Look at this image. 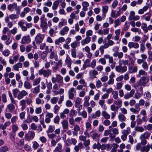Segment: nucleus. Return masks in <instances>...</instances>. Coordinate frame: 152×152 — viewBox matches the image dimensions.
I'll return each mask as SVG.
<instances>
[{"label":"nucleus","mask_w":152,"mask_h":152,"mask_svg":"<svg viewBox=\"0 0 152 152\" xmlns=\"http://www.w3.org/2000/svg\"><path fill=\"white\" fill-rule=\"evenodd\" d=\"M7 8L8 10L11 12L15 10L18 14L20 12L21 10L20 7L15 2L8 5L7 6Z\"/></svg>","instance_id":"nucleus-1"},{"label":"nucleus","mask_w":152,"mask_h":152,"mask_svg":"<svg viewBox=\"0 0 152 152\" xmlns=\"http://www.w3.org/2000/svg\"><path fill=\"white\" fill-rule=\"evenodd\" d=\"M38 73L40 75H42L44 77L48 78L51 75L52 71L50 69H42L39 70Z\"/></svg>","instance_id":"nucleus-2"},{"label":"nucleus","mask_w":152,"mask_h":152,"mask_svg":"<svg viewBox=\"0 0 152 152\" xmlns=\"http://www.w3.org/2000/svg\"><path fill=\"white\" fill-rule=\"evenodd\" d=\"M35 135L34 132L33 131H29L25 135V139L28 141H29L33 139Z\"/></svg>","instance_id":"nucleus-3"},{"label":"nucleus","mask_w":152,"mask_h":152,"mask_svg":"<svg viewBox=\"0 0 152 152\" xmlns=\"http://www.w3.org/2000/svg\"><path fill=\"white\" fill-rule=\"evenodd\" d=\"M44 37V34H42L40 33H38L35 37V41L37 44L41 43L43 41Z\"/></svg>","instance_id":"nucleus-4"},{"label":"nucleus","mask_w":152,"mask_h":152,"mask_svg":"<svg viewBox=\"0 0 152 152\" xmlns=\"http://www.w3.org/2000/svg\"><path fill=\"white\" fill-rule=\"evenodd\" d=\"M116 71L118 72L124 73L127 70V67L126 66H122L119 64L118 66H116L115 67Z\"/></svg>","instance_id":"nucleus-5"},{"label":"nucleus","mask_w":152,"mask_h":152,"mask_svg":"<svg viewBox=\"0 0 152 152\" xmlns=\"http://www.w3.org/2000/svg\"><path fill=\"white\" fill-rule=\"evenodd\" d=\"M76 92V91L74 88L72 87L70 88L68 92L69 98L70 99H72L74 97Z\"/></svg>","instance_id":"nucleus-6"},{"label":"nucleus","mask_w":152,"mask_h":152,"mask_svg":"<svg viewBox=\"0 0 152 152\" xmlns=\"http://www.w3.org/2000/svg\"><path fill=\"white\" fill-rule=\"evenodd\" d=\"M148 81V78L147 77L143 76L141 78L139 81L138 83L142 86H145Z\"/></svg>","instance_id":"nucleus-7"},{"label":"nucleus","mask_w":152,"mask_h":152,"mask_svg":"<svg viewBox=\"0 0 152 152\" xmlns=\"http://www.w3.org/2000/svg\"><path fill=\"white\" fill-rule=\"evenodd\" d=\"M27 94L28 93L26 91L24 90H22L18 94L17 98L18 100L21 99Z\"/></svg>","instance_id":"nucleus-8"},{"label":"nucleus","mask_w":152,"mask_h":152,"mask_svg":"<svg viewBox=\"0 0 152 152\" xmlns=\"http://www.w3.org/2000/svg\"><path fill=\"white\" fill-rule=\"evenodd\" d=\"M40 27L42 29V31L45 32L48 28L47 23L45 20L40 21Z\"/></svg>","instance_id":"nucleus-9"},{"label":"nucleus","mask_w":152,"mask_h":152,"mask_svg":"<svg viewBox=\"0 0 152 152\" xmlns=\"http://www.w3.org/2000/svg\"><path fill=\"white\" fill-rule=\"evenodd\" d=\"M31 41V39L29 36L23 37L21 40V43L23 44H28Z\"/></svg>","instance_id":"nucleus-10"},{"label":"nucleus","mask_w":152,"mask_h":152,"mask_svg":"<svg viewBox=\"0 0 152 152\" xmlns=\"http://www.w3.org/2000/svg\"><path fill=\"white\" fill-rule=\"evenodd\" d=\"M69 30V28L66 26H64L60 31L59 34L61 36L67 34Z\"/></svg>","instance_id":"nucleus-11"},{"label":"nucleus","mask_w":152,"mask_h":152,"mask_svg":"<svg viewBox=\"0 0 152 152\" xmlns=\"http://www.w3.org/2000/svg\"><path fill=\"white\" fill-rule=\"evenodd\" d=\"M19 55L18 54L14 56L13 58V59L10 58L9 60L10 63L11 64H13L16 62L18 60L19 57Z\"/></svg>","instance_id":"nucleus-12"},{"label":"nucleus","mask_w":152,"mask_h":152,"mask_svg":"<svg viewBox=\"0 0 152 152\" xmlns=\"http://www.w3.org/2000/svg\"><path fill=\"white\" fill-rule=\"evenodd\" d=\"M128 46L130 49L132 48L137 49L139 47V44L137 42H129L128 43Z\"/></svg>","instance_id":"nucleus-13"},{"label":"nucleus","mask_w":152,"mask_h":152,"mask_svg":"<svg viewBox=\"0 0 152 152\" xmlns=\"http://www.w3.org/2000/svg\"><path fill=\"white\" fill-rule=\"evenodd\" d=\"M65 63L69 69L71 68L72 62L71 58L68 55H67L66 58L65 60Z\"/></svg>","instance_id":"nucleus-14"},{"label":"nucleus","mask_w":152,"mask_h":152,"mask_svg":"<svg viewBox=\"0 0 152 152\" xmlns=\"http://www.w3.org/2000/svg\"><path fill=\"white\" fill-rule=\"evenodd\" d=\"M89 135L93 140L99 136L97 131L95 130H93L90 132L89 133Z\"/></svg>","instance_id":"nucleus-15"},{"label":"nucleus","mask_w":152,"mask_h":152,"mask_svg":"<svg viewBox=\"0 0 152 152\" xmlns=\"http://www.w3.org/2000/svg\"><path fill=\"white\" fill-rule=\"evenodd\" d=\"M23 64L21 62H18L15 64L13 66V69L14 70L17 71H18L19 68H21L22 67Z\"/></svg>","instance_id":"nucleus-16"},{"label":"nucleus","mask_w":152,"mask_h":152,"mask_svg":"<svg viewBox=\"0 0 152 152\" xmlns=\"http://www.w3.org/2000/svg\"><path fill=\"white\" fill-rule=\"evenodd\" d=\"M91 39L90 37H86L84 39L81 41V44L82 46H84L85 45L89 43L91 41Z\"/></svg>","instance_id":"nucleus-17"},{"label":"nucleus","mask_w":152,"mask_h":152,"mask_svg":"<svg viewBox=\"0 0 152 152\" xmlns=\"http://www.w3.org/2000/svg\"><path fill=\"white\" fill-rule=\"evenodd\" d=\"M90 99V97L88 96H86L84 98V102L83 106L84 107L88 106L90 105V103L89 102Z\"/></svg>","instance_id":"nucleus-18"},{"label":"nucleus","mask_w":152,"mask_h":152,"mask_svg":"<svg viewBox=\"0 0 152 152\" xmlns=\"http://www.w3.org/2000/svg\"><path fill=\"white\" fill-rule=\"evenodd\" d=\"M83 148V143L82 142L79 143L77 145H75L74 149L76 152H78L81 149Z\"/></svg>","instance_id":"nucleus-19"},{"label":"nucleus","mask_w":152,"mask_h":152,"mask_svg":"<svg viewBox=\"0 0 152 152\" xmlns=\"http://www.w3.org/2000/svg\"><path fill=\"white\" fill-rule=\"evenodd\" d=\"M113 56L115 57H118V59H121L124 56V53L122 52H119L116 51L114 52L113 54Z\"/></svg>","instance_id":"nucleus-20"},{"label":"nucleus","mask_w":152,"mask_h":152,"mask_svg":"<svg viewBox=\"0 0 152 152\" xmlns=\"http://www.w3.org/2000/svg\"><path fill=\"white\" fill-rule=\"evenodd\" d=\"M135 93V90L134 89H132L129 94H125L124 96V98L125 99H128L133 96Z\"/></svg>","instance_id":"nucleus-21"},{"label":"nucleus","mask_w":152,"mask_h":152,"mask_svg":"<svg viewBox=\"0 0 152 152\" xmlns=\"http://www.w3.org/2000/svg\"><path fill=\"white\" fill-rule=\"evenodd\" d=\"M138 68L136 66L133 67L132 66H129L128 68L129 72L130 73H133L137 72V71Z\"/></svg>","instance_id":"nucleus-22"},{"label":"nucleus","mask_w":152,"mask_h":152,"mask_svg":"<svg viewBox=\"0 0 152 152\" xmlns=\"http://www.w3.org/2000/svg\"><path fill=\"white\" fill-rule=\"evenodd\" d=\"M62 146L61 143H58L57 146L53 151V152H62Z\"/></svg>","instance_id":"nucleus-23"},{"label":"nucleus","mask_w":152,"mask_h":152,"mask_svg":"<svg viewBox=\"0 0 152 152\" xmlns=\"http://www.w3.org/2000/svg\"><path fill=\"white\" fill-rule=\"evenodd\" d=\"M150 150L149 144H148L147 145H144L140 149L141 152H148Z\"/></svg>","instance_id":"nucleus-24"},{"label":"nucleus","mask_w":152,"mask_h":152,"mask_svg":"<svg viewBox=\"0 0 152 152\" xmlns=\"http://www.w3.org/2000/svg\"><path fill=\"white\" fill-rule=\"evenodd\" d=\"M62 125V128L64 129H67L68 127V122L66 120H64L61 123Z\"/></svg>","instance_id":"nucleus-25"},{"label":"nucleus","mask_w":152,"mask_h":152,"mask_svg":"<svg viewBox=\"0 0 152 152\" xmlns=\"http://www.w3.org/2000/svg\"><path fill=\"white\" fill-rule=\"evenodd\" d=\"M65 39L63 37H61L56 39L55 41V43L56 45H58L60 43H62L65 41Z\"/></svg>","instance_id":"nucleus-26"},{"label":"nucleus","mask_w":152,"mask_h":152,"mask_svg":"<svg viewBox=\"0 0 152 152\" xmlns=\"http://www.w3.org/2000/svg\"><path fill=\"white\" fill-rule=\"evenodd\" d=\"M98 74V72L95 70H92L89 72V76L91 77L96 78V76Z\"/></svg>","instance_id":"nucleus-27"},{"label":"nucleus","mask_w":152,"mask_h":152,"mask_svg":"<svg viewBox=\"0 0 152 152\" xmlns=\"http://www.w3.org/2000/svg\"><path fill=\"white\" fill-rule=\"evenodd\" d=\"M150 133L148 132H146L141 135L140 137V139H147L150 137Z\"/></svg>","instance_id":"nucleus-28"},{"label":"nucleus","mask_w":152,"mask_h":152,"mask_svg":"<svg viewBox=\"0 0 152 152\" xmlns=\"http://www.w3.org/2000/svg\"><path fill=\"white\" fill-rule=\"evenodd\" d=\"M61 137L60 136H57V138L56 140L54 139H52L51 141V145L52 146L54 147L56 144L57 142L60 140Z\"/></svg>","instance_id":"nucleus-29"},{"label":"nucleus","mask_w":152,"mask_h":152,"mask_svg":"<svg viewBox=\"0 0 152 152\" xmlns=\"http://www.w3.org/2000/svg\"><path fill=\"white\" fill-rule=\"evenodd\" d=\"M61 21L59 22L58 25V27L59 28H61L63 26L66 25V24L67 22L64 19H61Z\"/></svg>","instance_id":"nucleus-30"},{"label":"nucleus","mask_w":152,"mask_h":152,"mask_svg":"<svg viewBox=\"0 0 152 152\" xmlns=\"http://www.w3.org/2000/svg\"><path fill=\"white\" fill-rule=\"evenodd\" d=\"M20 92L19 90L17 88L13 89L12 90V92L13 96L15 98H17L18 94Z\"/></svg>","instance_id":"nucleus-31"},{"label":"nucleus","mask_w":152,"mask_h":152,"mask_svg":"<svg viewBox=\"0 0 152 152\" xmlns=\"http://www.w3.org/2000/svg\"><path fill=\"white\" fill-rule=\"evenodd\" d=\"M114 103L117 105L116 107L117 109L120 107L122 105V101L120 99H117L114 101Z\"/></svg>","instance_id":"nucleus-32"},{"label":"nucleus","mask_w":152,"mask_h":152,"mask_svg":"<svg viewBox=\"0 0 152 152\" xmlns=\"http://www.w3.org/2000/svg\"><path fill=\"white\" fill-rule=\"evenodd\" d=\"M24 86L25 88L28 89H30L32 88V86L31 83L27 81H26L24 82Z\"/></svg>","instance_id":"nucleus-33"},{"label":"nucleus","mask_w":152,"mask_h":152,"mask_svg":"<svg viewBox=\"0 0 152 152\" xmlns=\"http://www.w3.org/2000/svg\"><path fill=\"white\" fill-rule=\"evenodd\" d=\"M48 55V53L45 51L42 52L41 54V58L45 61H47V57Z\"/></svg>","instance_id":"nucleus-34"},{"label":"nucleus","mask_w":152,"mask_h":152,"mask_svg":"<svg viewBox=\"0 0 152 152\" xmlns=\"http://www.w3.org/2000/svg\"><path fill=\"white\" fill-rule=\"evenodd\" d=\"M131 132L130 128L128 127L126 129L122 131L123 134L127 136Z\"/></svg>","instance_id":"nucleus-35"},{"label":"nucleus","mask_w":152,"mask_h":152,"mask_svg":"<svg viewBox=\"0 0 152 152\" xmlns=\"http://www.w3.org/2000/svg\"><path fill=\"white\" fill-rule=\"evenodd\" d=\"M56 76L57 78V82L58 83H61L63 82V78L61 75L57 74Z\"/></svg>","instance_id":"nucleus-36"},{"label":"nucleus","mask_w":152,"mask_h":152,"mask_svg":"<svg viewBox=\"0 0 152 152\" xmlns=\"http://www.w3.org/2000/svg\"><path fill=\"white\" fill-rule=\"evenodd\" d=\"M80 42H77V41H75L73 42H72L71 44V46L72 49H75L78 46H79Z\"/></svg>","instance_id":"nucleus-37"},{"label":"nucleus","mask_w":152,"mask_h":152,"mask_svg":"<svg viewBox=\"0 0 152 152\" xmlns=\"http://www.w3.org/2000/svg\"><path fill=\"white\" fill-rule=\"evenodd\" d=\"M128 60H125L123 59H120L118 61L119 64L120 65L122 66V64L125 66L128 64Z\"/></svg>","instance_id":"nucleus-38"},{"label":"nucleus","mask_w":152,"mask_h":152,"mask_svg":"<svg viewBox=\"0 0 152 152\" xmlns=\"http://www.w3.org/2000/svg\"><path fill=\"white\" fill-rule=\"evenodd\" d=\"M24 24V22L22 20L19 21L18 23V25L21 28V30L23 31V30H24L26 28L25 26L23 25Z\"/></svg>","instance_id":"nucleus-39"},{"label":"nucleus","mask_w":152,"mask_h":152,"mask_svg":"<svg viewBox=\"0 0 152 152\" xmlns=\"http://www.w3.org/2000/svg\"><path fill=\"white\" fill-rule=\"evenodd\" d=\"M147 73L145 71L142 69H141L139 71L138 74L137 75V77H140L141 75H147Z\"/></svg>","instance_id":"nucleus-40"},{"label":"nucleus","mask_w":152,"mask_h":152,"mask_svg":"<svg viewBox=\"0 0 152 152\" xmlns=\"http://www.w3.org/2000/svg\"><path fill=\"white\" fill-rule=\"evenodd\" d=\"M55 129V127L54 126L50 125L48 129L46 131V132L47 134L52 133L54 131Z\"/></svg>","instance_id":"nucleus-41"},{"label":"nucleus","mask_w":152,"mask_h":152,"mask_svg":"<svg viewBox=\"0 0 152 152\" xmlns=\"http://www.w3.org/2000/svg\"><path fill=\"white\" fill-rule=\"evenodd\" d=\"M105 58L108 59L109 63L110 64L114 62L113 61V57L109 55H105Z\"/></svg>","instance_id":"nucleus-42"},{"label":"nucleus","mask_w":152,"mask_h":152,"mask_svg":"<svg viewBox=\"0 0 152 152\" xmlns=\"http://www.w3.org/2000/svg\"><path fill=\"white\" fill-rule=\"evenodd\" d=\"M141 86V85H140L138 83H136L134 84V87L136 89H139L138 91H142L143 90V88Z\"/></svg>","instance_id":"nucleus-43"},{"label":"nucleus","mask_w":152,"mask_h":152,"mask_svg":"<svg viewBox=\"0 0 152 152\" xmlns=\"http://www.w3.org/2000/svg\"><path fill=\"white\" fill-rule=\"evenodd\" d=\"M20 104L22 106V110H23L26 107V101L25 100L23 99L20 102Z\"/></svg>","instance_id":"nucleus-44"},{"label":"nucleus","mask_w":152,"mask_h":152,"mask_svg":"<svg viewBox=\"0 0 152 152\" xmlns=\"http://www.w3.org/2000/svg\"><path fill=\"white\" fill-rule=\"evenodd\" d=\"M82 99L79 97L76 98L75 101V106H78L81 103Z\"/></svg>","instance_id":"nucleus-45"},{"label":"nucleus","mask_w":152,"mask_h":152,"mask_svg":"<svg viewBox=\"0 0 152 152\" xmlns=\"http://www.w3.org/2000/svg\"><path fill=\"white\" fill-rule=\"evenodd\" d=\"M32 117L29 115H28L26 119L24 121V122L30 123L32 121Z\"/></svg>","instance_id":"nucleus-46"},{"label":"nucleus","mask_w":152,"mask_h":152,"mask_svg":"<svg viewBox=\"0 0 152 152\" xmlns=\"http://www.w3.org/2000/svg\"><path fill=\"white\" fill-rule=\"evenodd\" d=\"M135 12L133 11L130 12L128 18V19L129 20H131L133 19L135 16Z\"/></svg>","instance_id":"nucleus-47"},{"label":"nucleus","mask_w":152,"mask_h":152,"mask_svg":"<svg viewBox=\"0 0 152 152\" xmlns=\"http://www.w3.org/2000/svg\"><path fill=\"white\" fill-rule=\"evenodd\" d=\"M59 4L58 1H55L53 3V6L52 7L53 10H56L58 8Z\"/></svg>","instance_id":"nucleus-48"},{"label":"nucleus","mask_w":152,"mask_h":152,"mask_svg":"<svg viewBox=\"0 0 152 152\" xmlns=\"http://www.w3.org/2000/svg\"><path fill=\"white\" fill-rule=\"evenodd\" d=\"M71 55L74 58H76L77 57V54L75 49H71Z\"/></svg>","instance_id":"nucleus-49"},{"label":"nucleus","mask_w":152,"mask_h":152,"mask_svg":"<svg viewBox=\"0 0 152 152\" xmlns=\"http://www.w3.org/2000/svg\"><path fill=\"white\" fill-rule=\"evenodd\" d=\"M32 24L31 23H28L26 22V26H25L26 28L24 30H23V31H27L28 28H30L32 27Z\"/></svg>","instance_id":"nucleus-50"},{"label":"nucleus","mask_w":152,"mask_h":152,"mask_svg":"<svg viewBox=\"0 0 152 152\" xmlns=\"http://www.w3.org/2000/svg\"><path fill=\"white\" fill-rule=\"evenodd\" d=\"M58 98L56 97H54L50 99V102L53 104H56L57 102Z\"/></svg>","instance_id":"nucleus-51"},{"label":"nucleus","mask_w":152,"mask_h":152,"mask_svg":"<svg viewBox=\"0 0 152 152\" xmlns=\"http://www.w3.org/2000/svg\"><path fill=\"white\" fill-rule=\"evenodd\" d=\"M39 146V144L37 142L35 141L33 142L32 147L34 150L37 149Z\"/></svg>","instance_id":"nucleus-52"},{"label":"nucleus","mask_w":152,"mask_h":152,"mask_svg":"<svg viewBox=\"0 0 152 152\" xmlns=\"http://www.w3.org/2000/svg\"><path fill=\"white\" fill-rule=\"evenodd\" d=\"M11 20H15L18 18V16L15 14H12L9 15Z\"/></svg>","instance_id":"nucleus-53"},{"label":"nucleus","mask_w":152,"mask_h":152,"mask_svg":"<svg viewBox=\"0 0 152 152\" xmlns=\"http://www.w3.org/2000/svg\"><path fill=\"white\" fill-rule=\"evenodd\" d=\"M119 120L121 122L125 121L126 118L124 115H119L118 116Z\"/></svg>","instance_id":"nucleus-54"},{"label":"nucleus","mask_w":152,"mask_h":152,"mask_svg":"<svg viewBox=\"0 0 152 152\" xmlns=\"http://www.w3.org/2000/svg\"><path fill=\"white\" fill-rule=\"evenodd\" d=\"M2 52L3 55L6 57L8 56L10 54V51L8 49L5 50Z\"/></svg>","instance_id":"nucleus-55"},{"label":"nucleus","mask_w":152,"mask_h":152,"mask_svg":"<svg viewBox=\"0 0 152 152\" xmlns=\"http://www.w3.org/2000/svg\"><path fill=\"white\" fill-rule=\"evenodd\" d=\"M66 105L68 107H70L72 106L73 103L69 100H67L66 102Z\"/></svg>","instance_id":"nucleus-56"},{"label":"nucleus","mask_w":152,"mask_h":152,"mask_svg":"<svg viewBox=\"0 0 152 152\" xmlns=\"http://www.w3.org/2000/svg\"><path fill=\"white\" fill-rule=\"evenodd\" d=\"M40 89H39V86H37L34 88V90L33 91V93L34 94H37L39 92Z\"/></svg>","instance_id":"nucleus-57"},{"label":"nucleus","mask_w":152,"mask_h":152,"mask_svg":"<svg viewBox=\"0 0 152 152\" xmlns=\"http://www.w3.org/2000/svg\"><path fill=\"white\" fill-rule=\"evenodd\" d=\"M142 67L145 70H147L148 69V64L146 62H143L142 64Z\"/></svg>","instance_id":"nucleus-58"},{"label":"nucleus","mask_w":152,"mask_h":152,"mask_svg":"<svg viewBox=\"0 0 152 152\" xmlns=\"http://www.w3.org/2000/svg\"><path fill=\"white\" fill-rule=\"evenodd\" d=\"M50 54L49 56V58L50 59H53L57 56V54L55 53V52H52L50 53Z\"/></svg>","instance_id":"nucleus-59"},{"label":"nucleus","mask_w":152,"mask_h":152,"mask_svg":"<svg viewBox=\"0 0 152 152\" xmlns=\"http://www.w3.org/2000/svg\"><path fill=\"white\" fill-rule=\"evenodd\" d=\"M1 152H6L9 150L8 147L6 146H4L1 148Z\"/></svg>","instance_id":"nucleus-60"},{"label":"nucleus","mask_w":152,"mask_h":152,"mask_svg":"<svg viewBox=\"0 0 152 152\" xmlns=\"http://www.w3.org/2000/svg\"><path fill=\"white\" fill-rule=\"evenodd\" d=\"M40 81V79L39 78L35 79L33 83V85L34 86H37L39 83Z\"/></svg>","instance_id":"nucleus-61"},{"label":"nucleus","mask_w":152,"mask_h":152,"mask_svg":"<svg viewBox=\"0 0 152 152\" xmlns=\"http://www.w3.org/2000/svg\"><path fill=\"white\" fill-rule=\"evenodd\" d=\"M131 30L133 32L138 33V34H140L141 33V30L139 28H132L131 29Z\"/></svg>","instance_id":"nucleus-62"},{"label":"nucleus","mask_w":152,"mask_h":152,"mask_svg":"<svg viewBox=\"0 0 152 152\" xmlns=\"http://www.w3.org/2000/svg\"><path fill=\"white\" fill-rule=\"evenodd\" d=\"M135 130L137 132H142L144 131V129L142 127L137 126L135 127Z\"/></svg>","instance_id":"nucleus-63"},{"label":"nucleus","mask_w":152,"mask_h":152,"mask_svg":"<svg viewBox=\"0 0 152 152\" xmlns=\"http://www.w3.org/2000/svg\"><path fill=\"white\" fill-rule=\"evenodd\" d=\"M112 94L113 96V97L115 99H117L118 97V94L117 91H113Z\"/></svg>","instance_id":"nucleus-64"}]
</instances>
